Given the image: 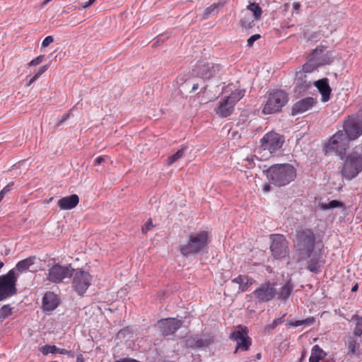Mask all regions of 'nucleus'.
Here are the masks:
<instances>
[{
  "mask_svg": "<svg viewBox=\"0 0 362 362\" xmlns=\"http://www.w3.org/2000/svg\"><path fill=\"white\" fill-rule=\"evenodd\" d=\"M315 234L313 230L301 228L296 230L293 243L298 251L297 262L308 259L311 257L315 248Z\"/></svg>",
  "mask_w": 362,
  "mask_h": 362,
  "instance_id": "obj_1",
  "label": "nucleus"
},
{
  "mask_svg": "<svg viewBox=\"0 0 362 362\" xmlns=\"http://www.w3.org/2000/svg\"><path fill=\"white\" fill-rule=\"evenodd\" d=\"M266 173L270 184L279 187L288 185L296 177V168L288 163L273 165Z\"/></svg>",
  "mask_w": 362,
  "mask_h": 362,
  "instance_id": "obj_2",
  "label": "nucleus"
},
{
  "mask_svg": "<svg viewBox=\"0 0 362 362\" xmlns=\"http://www.w3.org/2000/svg\"><path fill=\"white\" fill-rule=\"evenodd\" d=\"M209 243V235L206 230L191 233L186 243L180 245V252L182 256L188 257L203 252Z\"/></svg>",
  "mask_w": 362,
  "mask_h": 362,
  "instance_id": "obj_3",
  "label": "nucleus"
},
{
  "mask_svg": "<svg viewBox=\"0 0 362 362\" xmlns=\"http://www.w3.org/2000/svg\"><path fill=\"white\" fill-rule=\"evenodd\" d=\"M326 47L322 45L313 49L309 59L302 66V71L311 73L320 66L332 63V52L326 51Z\"/></svg>",
  "mask_w": 362,
  "mask_h": 362,
  "instance_id": "obj_4",
  "label": "nucleus"
},
{
  "mask_svg": "<svg viewBox=\"0 0 362 362\" xmlns=\"http://www.w3.org/2000/svg\"><path fill=\"white\" fill-rule=\"evenodd\" d=\"M265 98L262 112L266 115L280 112L288 100L286 93L281 90L267 93Z\"/></svg>",
  "mask_w": 362,
  "mask_h": 362,
  "instance_id": "obj_5",
  "label": "nucleus"
},
{
  "mask_svg": "<svg viewBox=\"0 0 362 362\" xmlns=\"http://www.w3.org/2000/svg\"><path fill=\"white\" fill-rule=\"evenodd\" d=\"M349 140L344 131H338L329 140L325 147V152L327 155L329 153L334 152L337 156L343 158L345 155Z\"/></svg>",
  "mask_w": 362,
  "mask_h": 362,
  "instance_id": "obj_6",
  "label": "nucleus"
},
{
  "mask_svg": "<svg viewBox=\"0 0 362 362\" xmlns=\"http://www.w3.org/2000/svg\"><path fill=\"white\" fill-rule=\"evenodd\" d=\"M17 275L13 270H9L6 274L0 276V302L17 293Z\"/></svg>",
  "mask_w": 362,
  "mask_h": 362,
  "instance_id": "obj_7",
  "label": "nucleus"
},
{
  "mask_svg": "<svg viewBox=\"0 0 362 362\" xmlns=\"http://www.w3.org/2000/svg\"><path fill=\"white\" fill-rule=\"evenodd\" d=\"M245 93V90L241 89L233 91L214 110L216 114L223 118L230 116L234 110L235 104L243 98Z\"/></svg>",
  "mask_w": 362,
  "mask_h": 362,
  "instance_id": "obj_8",
  "label": "nucleus"
},
{
  "mask_svg": "<svg viewBox=\"0 0 362 362\" xmlns=\"http://www.w3.org/2000/svg\"><path fill=\"white\" fill-rule=\"evenodd\" d=\"M270 251L274 258L284 259L289 254V243L282 234L270 235Z\"/></svg>",
  "mask_w": 362,
  "mask_h": 362,
  "instance_id": "obj_9",
  "label": "nucleus"
},
{
  "mask_svg": "<svg viewBox=\"0 0 362 362\" xmlns=\"http://www.w3.org/2000/svg\"><path fill=\"white\" fill-rule=\"evenodd\" d=\"M277 289L274 282L267 281L262 283L253 292L255 302L258 303H268L276 298Z\"/></svg>",
  "mask_w": 362,
  "mask_h": 362,
  "instance_id": "obj_10",
  "label": "nucleus"
},
{
  "mask_svg": "<svg viewBox=\"0 0 362 362\" xmlns=\"http://www.w3.org/2000/svg\"><path fill=\"white\" fill-rule=\"evenodd\" d=\"M72 288L79 296H83L91 285L92 276L83 270L73 272Z\"/></svg>",
  "mask_w": 362,
  "mask_h": 362,
  "instance_id": "obj_11",
  "label": "nucleus"
},
{
  "mask_svg": "<svg viewBox=\"0 0 362 362\" xmlns=\"http://www.w3.org/2000/svg\"><path fill=\"white\" fill-rule=\"evenodd\" d=\"M74 269L71 264L62 266L59 264H54L49 270L47 279L53 284H59L66 278L72 276Z\"/></svg>",
  "mask_w": 362,
  "mask_h": 362,
  "instance_id": "obj_12",
  "label": "nucleus"
},
{
  "mask_svg": "<svg viewBox=\"0 0 362 362\" xmlns=\"http://www.w3.org/2000/svg\"><path fill=\"white\" fill-rule=\"evenodd\" d=\"M230 339L237 343L234 353H236L238 349L247 351L252 344V339L248 336L247 327L241 325L237 327L236 329L230 334Z\"/></svg>",
  "mask_w": 362,
  "mask_h": 362,
  "instance_id": "obj_13",
  "label": "nucleus"
},
{
  "mask_svg": "<svg viewBox=\"0 0 362 362\" xmlns=\"http://www.w3.org/2000/svg\"><path fill=\"white\" fill-rule=\"evenodd\" d=\"M221 65L209 62H199L193 69V74L204 80L214 77L221 70Z\"/></svg>",
  "mask_w": 362,
  "mask_h": 362,
  "instance_id": "obj_14",
  "label": "nucleus"
},
{
  "mask_svg": "<svg viewBox=\"0 0 362 362\" xmlns=\"http://www.w3.org/2000/svg\"><path fill=\"white\" fill-rule=\"evenodd\" d=\"M260 142L261 146L264 150H268L272 153L281 148L284 143V138L279 134L269 132L261 139Z\"/></svg>",
  "mask_w": 362,
  "mask_h": 362,
  "instance_id": "obj_15",
  "label": "nucleus"
},
{
  "mask_svg": "<svg viewBox=\"0 0 362 362\" xmlns=\"http://www.w3.org/2000/svg\"><path fill=\"white\" fill-rule=\"evenodd\" d=\"M182 325V321L175 317L161 319L157 322L156 326L163 337L175 334Z\"/></svg>",
  "mask_w": 362,
  "mask_h": 362,
  "instance_id": "obj_16",
  "label": "nucleus"
},
{
  "mask_svg": "<svg viewBox=\"0 0 362 362\" xmlns=\"http://www.w3.org/2000/svg\"><path fill=\"white\" fill-rule=\"evenodd\" d=\"M362 170V160H345L341 169L343 177L351 180Z\"/></svg>",
  "mask_w": 362,
  "mask_h": 362,
  "instance_id": "obj_17",
  "label": "nucleus"
},
{
  "mask_svg": "<svg viewBox=\"0 0 362 362\" xmlns=\"http://www.w3.org/2000/svg\"><path fill=\"white\" fill-rule=\"evenodd\" d=\"M344 134L348 139L355 140L362 134V120L351 119L344 122Z\"/></svg>",
  "mask_w": 362,
  "mask_h": 362,
  "instance_id": "obj_18",
  "label": "nucleus"
},
{
  "mask_svg": "<svg viewBox=\"0 0 362 362\" xmlns=\"http://www.w3.org/2000/svg\"><path fill=\"white\" fill-rule=\"evenodd\" d=\"M317 101L312 97H307L294 103L292 107V115H299L305 112L316 105Z\"/></svg>",
  "mask_w": 362,
  "mask_h": 362,
  "instance_id": "obj_19",
  "label": "nucleus"
},
{
  "mask_svg": "<svg viewBox=\"0 0 362 362\" xmlns=\"http://www.w3.org/2000/svg\"><path fill=\"white\" fill-rule=\"evenodd\" d=\"M59 303L57 296L54 292L47 291L42 298V308L45 311H52L57 308Z\"/></svg>",
  "mask_w": 362,
  "mask_h": 362,
  "instance_id": "obj_20",
  "label": "nucleus"
},
{
  "mask_svg": "<svg viewBox=\"0 0 362 362\" xmlns=\"http://www.w3.org/2000/svg\"><path fill=\"white\" fill-rule=\"evenodd\" d=\"M315 86L322 95V102L326 103L330 98L332 89L329 85V80L327 78L320 79L315 82Z\"/></svg>",
  "mask_w": 362,
  "mask_h": 362,
  "instance_id": "obj_21",
  "label": "nucleus"
},
{
  "mask_svg": "<svg viewBox=\"0 0 362 362\" xmlns=\"http://www.w3.org/2000/svg\"><path fill=\"white\" fill-rule=\"evenodd\" d=\"M294 289V284L292 283L291 279H288L280 287L279 290L277 291L276 300L286 303L289 297L291 296Z\"/></svg>",
  "mask_w": 362,
  "mask_h": 362,
  "instance_id": "obj_22",
  "label": "nucleus"
},
{
  "mask_svg": "<svg viewBox=\"0 0 362 362\" xmlns=\"http://www.w3.org/2000/svg\"><path fill=\"white\" fill-rule=\"evenodd\" d=\"M79 203V197L77 194H71L59 199L57 206L62 210H70L75 208Z\"/></svg>",
  "mask_w": 362,
  "mask_h": 362,
  "instance_id": "obj_23",
  "label": "nucleus"
},
{
  "mask_svg": "<svg viewBox=\"0 0 362 362\" xmlns=\"http://www.w3.org/2000/svg\"><path fill=\"white\" fill-rule=\"evenodd\" d=\"M232 281L239 285V292L244 293L253 284H256V281L247 275L240 274L236 278L233 279Z\"/></svg>",
  "mask_w": 362,
  "mask_h": 362,
  "instance_id": "obj_24",
  "label": "nucleus"
},
{
  "mask_svg": "<svg viewBox=\"0 0 362 362\" xmlns=\"http://www.w3.org/2000/svg\"><path fill=\"white\" fill-rule=\"evenodd\" d=\"M345 347L347 349L346 354L350 357L358 356L360 354V344L355 336H349L344 342Z\"/></svg>",
  "mask_w": 362,
  "mask_h": 362,
  "instance_id": "obj_25",
  "label": "nucleus"
},
{
  "mask_svg": "<svg viewBox=\"0 0 362 362\" xmlns=\"http://www.w3.org/2000/svg\"><path fill=\"white\" fill-rule=\"evenodd\" d=\"M36 259L35 256H30L28 258L19 261L16 267L11 270H13L16 275H17V279H18L20 274L28 270L30 267L34 264Z\"/></svg>",
  "mask_w": 362,
  "mask_h": 362,
  "instance_id": "obj_26",
  "label": "nucleus"
},
{
  "mask_svg": "<svg viewBox=\"0 0 362 362\" xmlns=\"http://www.w3.org/2000/svg\"><path fill=\"white\" fill-rule=\"evenodd\" d=\"M257 21L247 11L243 10L241 11L240 24L242 27L246 29L252 28L255 26V22Z\"/></svg>",
  "mask_w": 362,
  "mask_h": 362,
  "instance_id": "obj_27",
  "label": "nucleus"
},
{
  "mask_svg": "<svg viewBox=\"0 0 362 362\" xmlns=\"http://www.w3.org/2000/svg\"><path fill=\"white\" fill-rule=\"evenodd\" d=\"M326 356L327 353L319 345L316 344L312 348L309 362H319L324 359Z\"/></svg>",
  "mask_w": 362,
  "mask_h": 362,
  "instance_id": "obj_28",
  "label": "nucleus"
},
{
  "mask_svg": "<svg viewBox=\"0 0 362 362\" xmlns=\"http://www.w3.org/2000/svg\"><path fill=\"white\" fill-rule=\"evenodd\" d=\"M244 11H247L249 13L252 12V16L257 21L260 19L262 15V9L257 3H250Z\"/></svg>",
  "mask_w": 362,
  "mask_h": 362,
  "instance_id": "obj_29",
  "label": "nucleus"
},
{
  "mask_svg": "<svg viewBox=\"0 0 362 362\" xmlns=\"http://www.w3.org/2000/svg\"><path fill=\"white\" fill-rule=\"evenodd\" d=\"M189 346L196 348L206 347L210 345L211 341L209 339L193 338L188 340Z\"/></svg>",
  "mask_w": 362,
  "mask_h": 362,
  "instance_id": "obj_30",
  "label": "nucleus"
},
{
  "mask_svg": "<svg viewBox=\"0 0 362 362\" xmlns=\"http://www.w3.org/2000/svg\"><path fill=\"white\" fill-rule=\"evenodd\" d=\"M320 208L323 210H329L334 208H341L343 209V211H346V207L344 204L339 200H332L328 203H322L320 204Z\"/></svg>",
  "mask_w": 362,
  "mask_h": 362,
  "instance_id": "obj_31",
  "label": "nucleus"
},
{
  "mask_svg": "<svg viewBox=\"0 0 362 362\" xmlns=\"http://www.w3.org/2000/svg\"><path fill=\"white\" fill-rule=\"evenodd\" d=\"M351 320L356 321V326L353 332L354 335L360 337L362 335V317L354 315Z\"/></svg>",
  "mask_w": 362,
  "mask_h": 362,
  "instance_id": "obj_32",
  "label": "nucleus"
},
{
  "mask_svg": "<svg viewBox=\"0 0 362 362\" xmlns=\"http://www.w3.org/2000/svg\"><path fill=\"white\" fill-rule=\"evenodd\" d=\"M315 322V318L314 317H309L305 320H296L289 322V325L292 327H299L301 325L309 326L313 325Z\"/></svg>",
  "mask_w": 362,
  "mask_h": 362,
  "instance_id": "obj_33",
  "label": "nucleus"
},
{
  "mask_svg": "<svg viewBox=\"0 0 362 362\" xmlns=\"http://www.w3.org/2000/svg\"><path fill=\"white\" fill-rule=\"evenodd\" d=\"M13 308L10 305H4L0 308V320H5L9 317L13 313Z\"/></svg>",
  "mask_w": 362,
  "mask_h": 362,
  "instance_id": "obj_34",
  "label": "nucleus"
},
{
  "mask_svg": "<svg viewBox=\"0 0 362 362\" xmlns=\"http://www.w3.org/2000/svg\"><path fill=\"white\" fill-rule=\"evenodd\" d=\"M221 4L220 3H215V4H211V6H208L204 13H203V18L204 19H207L209 18V17L214 12L217 10V8L220 6Z\"/></svg>",
  "mask_w": 362,
  "mask_h": 362,
  "instance_id": "obj_35",
  "label": "nucleus"
},
{
  "mask_svg": "<svg viewBox=\"0 0 362 362\" xmlns=\"http://www.w3.org/2000/svg\"><path fill=\"white\" fill-rule=\"evenodd\" d=\"M40 351L44 355H47L48 354H57L58 347L54 345L46 344L40 348Z\"/></svg>",
  "mask_w": 362,
  "mask_h": 362,
  "instance_id": "obj_36",
  "label": "nucleus"
},
{
  "mask_svg": "<svg viewBox=\"0 0 362 362\" xmlns=\"http://www.w3.org/2000/svg\"><path fill=\"white\" fill-rule=\"evenodd\" d=\"M285 315H283L281 317L276 318L273 322L266 326V329L268 331L274 329L278 325L282 324L284 321Z\"/></svg>",
  "mask_w": 362,
  "mask_h": 362,
  "instance_id": "obj_37",
  "label": "nucleus"
},
{
  "mask_svg": "<svg viewBox=\"0 0 362 362\" xmlns=\"http://www.w3.org/2000/svg\"><path fill=\"white\" fill-rule=\"evenodd\" d=\"M44 58V55H39L33 60H31L29 63H28L27 66L29 67L36 66L42 62Z\"/></svg>",
  "mask_w": 362,
  "mask_h": 362,
  "instance_id": "obj_38",
  "label": "nucleus"
},
{
  "mask_svg": "<svg viewBox=\"0 0 362 362\" xmlns=\"http://www.w3.org/2000/svg\"><path fill=\"white\" fill-rule=\"evenodd\" d=\"M306 269L313 273H319L320 272V266L315 263H308Z\"/></svg>",
  "mask_w": 362,
  "mask_h": 362,
  "instance_id": "obj_39",
  "label": "nucleus"
},
{
  "mask_svg": "<svg viewBox=\"0 0 362 362\" xmlns=\"http://www.w3.org/2000/svg\"><path fill=\"white\" fill-rule=\"evenodd\" d=\"M188 149L187 146H184L180 150H178L174 155L169 157L168 158H180L182 156H185V152Z\"/></svg>",
  "mask_w": 362,
  "mask_h": 362,
  "instance_id": "obj_40",
  "label": "nucleus"
},
{
  "mask_svg": "<svg viewBox=\"0 0 362 362\" xmlns=\"http://www.w3.org/2000/svg\"><path fill=\"white\" fill-rule=\"evenodd\" d=\"M49 67V64H45L40 66L37 71L35 73L34 76L38 79Z\"/></svg>",
  "mask_w": 362,
  "mask_h": 362,
  "instance_id": "obj_41",
  "label": "nucleus"
},
{
  "mask_svg": "<svg viewBox=\"0 0 362 362\" xmlns=\"http://www.w3.org/2000/svg\"><path fill=\"white\" fill-rule=\"evenodd\" d=\"M259 34H255L250 37L247 41V45L248 47H252L255 41L260 38Z\"/></svg>",
  "mask_w": 362,
  "mask_h": 362,
  "instance_id": "obj_42",
  "label": "nucleus"
},
{
  "mask_svg": "<svg viewBox=\"0 0 362 362\" xmlns=\"http://www.w3.org/2000/svg\"><path fill=\"white\" fill-rule=\"evenodd\" d=\"M153 222L151 218H149L144 226L142 228V232L144 233H146L148 230H150L153 228Z\"/></svg>",
  "mask_w": 362,
  "mask_h": 362,
  "instance_id": "obj_43",
  "label": "nucleus"
},
{
  "mask_svg": "<svg viewBox=\"0 0 362 362\" xmlns=\"http://www.w3.org/2000/svg\"><path fill=\"white\" fill-rule=\"evenodd\" d=\"M54 41V38L52 36L49 35L46 37L44 40L42 42V47H48L51 43H52Z\"/></svg>",
  "mask_w": 362,
  "mask_h": 362,
  "instance_id": "obj_44",
  "label": "nucleus"
},
{
  "mask_svg": "<svg viewBox=\"0 0 362 362\" xmlns=\"http://www.w3.org/2000/svg\"><path fill=\"white\" fill-rule=\"evenodd\" d=\"M13 185H14L13 182H9L7 185H6L3 188V189L1 191V192H3V194L5 195L6 194L9 192L12 189V187H13Z\"/></svg>",
  "mask_w": 362,
  "mask_h": 362,
  "instance_id": "obj_45",
  "label": "nucleus"
},
{
  "mask_svg": "<svg viewBox=\"0 0 362 362\" xmlns=\"http://www.w3.org/2000/svg\"><path fill=\"white\" fill-rule=\"evenodd\" d=\"M358 148H356V150L346 158H362V154L358 153Z\"/></svg>",
  "mask_w": 362,
  "mask_h": 362,
  "instance_id": "obj_46",
  "label": "nucleus"
},
{
  "mask_svg": "<svg viewBox=\"0 0 362 362\" xmlns=\"http://www.w3.org/2000/svg\"><path fill=\"white\" fill-rule=\"evenodd\" d=\"M28 77H27V84L26 86L28 87H30V86H32L37 80V77L35 76L34 75L33 76H31L29 79H28Z\"/></svg>",
  "mask_w": 362,
  "mask_h": 362,
  "instance_id": "obj_47",
  "label": "nucleus"
},
{
  "mask_svg": "<svg viewBox=\"0 0 362 362\" xmlns=\"http://www.w3.org/2000/svg\"><path fill=\"white\" fill-rule=\"evenodd\" d=\"M96 0H88L87 2H85L83 7L84 8H88L92 4H93L95 2Z\"/></svg>",
  "mask_w": 362,
  "mask_h": 362,
  "instance_id": "obj_48",
  "label": "nucleus"
},
{
  "mask_svg": "<svg viewBox=\"0 0 362 362\" xmlns=\"http://www.w3.org/2000/svg\"><path fill=\"white\" fill-rule=\"evenodd\" d=\"M309 258H310V260H309L308 263H315V262H316V264H318L319 259L317 257H312L311 256Z\"/></svg>",
  "mask_w": 362,
  "mask_h": 362,
  "instance_id": "obj_49",
  "label": "nucleus"
},
{
  "mask_svg": "<svg viewBox=\"0 0 362 362\" xmlns=\"http://www.w3.org/2000/svg\"><path fill=\"white\" fill-rule=\"evenodd\" d=\"M67 353H68V350H66L65 349H60V348H58V351H57V354H59L62 355H66Z\"/></svg>",
  "mask_w": 362,
  "mask_h": 362,
  "instance_id": "obj_50",
  "label": "nucleus"
},
{
  "mask_svg": "<svg viewBox=\"0 0 362 362\" xmlns=\"http://www.w3.org/2000/svg\"><path fill=\"white\" fill-rule=\"evenodd\" d=\"M292 6L293 8L296 11H298L300 8V4L299 2H293Z\"/></svg>",
  "mask_w": 362,
  "mask_h": 362,
  "instance_id": "obj_51",
  "label": "nucleus"
},
{
  "mask_svg": "<svg viewBox=\"0 0 362 362\" xmlns=\"http://www.w3.org/2000/svg\"><path fill=\"white\" fill-rule=\"evenodd\" d=\"M271 190V186L269 184H265L263 186V191L265 192H269Z\"/></svg>",
  "mask_w": 362,
  "mask_h": 362,
  "instance_id": "obj_52",
  "label": "nucleus"
},
{
  "mask_svg": "<svg viewBox=\"0 0 362 362\" xmlns=\"http://www.w3.org/2000/svg\"><path fill=\"white\" fill-rule=\"evenodd\" d=\"M70 114L69 113H67V114H64L62 117V119L60 120V123H62L64 122V121H66L69 117Z\"/></svg>",
  "mask_w": 362,
  "mask_h": 362,
  "instance_id": "obj_53",
  "label": "nucleus"
},
{
  "mask_svg": "<svg viewBox=\"0 0 362 362\" xmlns=\"http://www.w3.org/2000/svg\"><path fill=\"white\" fill-rule=\"evenodd\" d=\"M76 362H85V361H84V358H83V356H82V355H81V354H79V355L77 356Z\"/></svg>",
  "mask_w": 362,
  "mask_h": 362,
  "instance_id": "obj_54",
  "label": "nucleus"
},
{
  "mask_svg": "<svg viewBox=\"0 0 362 362\" xmlns=\"http://www.w3.org/2000/svg\"><path fill=\"white\" fill-rule=\"evenodd\" d=\"M105 160H94V164L93 165H99L100 163H102L103 162H104Z\"/></svg>",
  "mask_w": 362,
  "mask_h": 362,
  "instance_id": "obj_55",
  "label": "nucleus"
},
{
  "mask_svg": "<svg viewBox=\"0 0 362 362\" xmlns=\"http://www.w3.org/2000/svg\"><path fill=\"white\" fill-rule=\"evenodd\" d=\"M66 355L70 357V358H74V352L72 351H69L68 350V353L66 354Z\"/></svg>",
  "mask_w": 362,
  "mask_h": 362,
  "instance_id": "obj_56",
  "label": "nucleus"
},
{
  "mask_svg": "<svg viewBox=\"0 0 362 362\" xmlns=\"http://www.w3.org/2000/svg\"><path fill=\"white\" fill-rule=\"evenodd\" d=\"M358 284H356L352 288H351V291L352 292H356L358 291Z\"/></svg>",
  "mask_w": 362,
  "mask_h": 362,
  "instance_id": "obj_57",
  "label": "nucleus"
},
{
  "mask_svg": "<svg viewBox=\"0 0 362 362\" xmlns=\"http://www.w3.org/2000/svg\"><path fill=\"white\" fill-rule=\"evenodd\" d=\"M130 358H126L116 361L115 362H129Z\"/></svg>",
  "mask_w": 362,
  "mask_h": 362,
  "instance_id": "obj_58",
  "label": "nucleus"
},
{
  "mask_svg": "<svg viewBox=\"0 0 362 362\" xmlns=\"http://www.w3.org/2000/svg\"><path fill=\"white\" fill-rule=\"evenodd\" d=\"M198 88H199L198 83L194 84L191 92H194L195 90H197L198 89Z\"/></svg>",
  "mask_w": 362,
  "mask_h": 362,
  "instance_id": "obj_59",
  "label": "nucleus"
},
{
  "mask_svg": "<svg viewBox=\"0 0 362 362\" xmlns=\"http://www.w3.org/2000/svg\"><path fill=\"white\" fill-rule=\"evenodd\" d=\"M305 354H306V351L304 350L302 354H301V357L300 358V362H301V361L305 358Z\"/></svg>",
  "mask_w": 362,
  "mask_h": 362,
  "instance_id": "obj_60",
  "label": "nucleus"
},
{
  "mask_svg": "<svg viewBox=\"0 0 362 362\" xmlns=\"http://www.w3.org/2000/svg\"><path fill=\"white\" fill-rule=\"evenodd\" d=\"M262 357V354L261 353H258L256 356H255V360H259Z\"/></svg>",
  "mask_w": 362,
  "mask_h": 362,
  "instance_id": "obj_61",
  "label": "nucleus"
},
{
  "mask_svg": "<svg viewBox=\"0 0 362 362\" xmlns=\"http://www.w3.org/2000/svg\"><path fill=\"white\" fill-rule=\"evenodd\" d=\"M176 160H174V159H172V160H169V161L167 163V165H170L174 161H175Z\"/></svg>",
  "mask_w": 362,
  "mask_h": 362,
  "instance_id": "obj_62",
  "label": "nucleus"
},
{
  "mask_svg": "<svg viewBox=\"0 0 362 362\" xmlns=\"http://www.w3.org/2000/svg\"><path fill=\"white\" fill-rule=\"evenodd\" d=\"M4 194H3V192H0V202L2 201V199H4Z\"/></svg>",
  "mask_w": 362,
  "mask_h": 362,
  "instance_id": "obj_63",
  "label": "nucleus"
},
{
  "mask_svg": "<svg viewBox=\"0 0 362 362\" xmlns=\"http://www.w3.org/2000/svg\"><path fill=\"white\" fill-rule=\"evenodd\" d=\"M324 362H335V361L333 358H329L325 360Z\"/></svg>",
  "mask_w": 362,
  "mask_h": 362,
  "instance_id": "obj_64",
  "label": "nucleus"
}]
</instances>
